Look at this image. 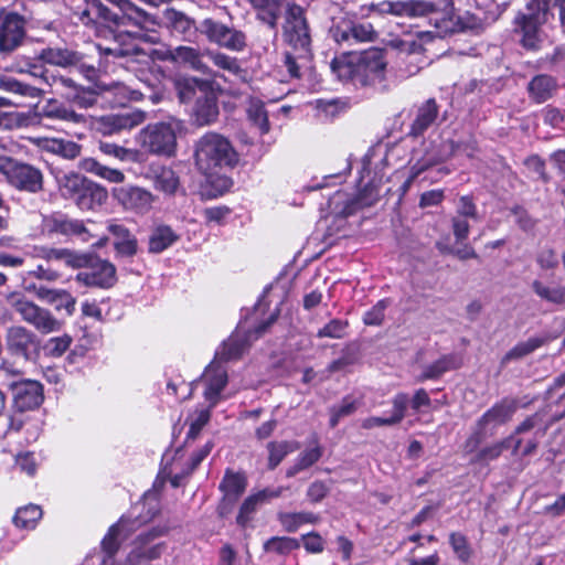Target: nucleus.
<instances>
[{
  "label": "nucleus",
  "instance_id": "nucleus-21",
  "mask_svg": "<svg viewBox=\"0 0 565 565\" xmlns=\"http://www.w3.org/2000/svg\"><path fill=\"white\" fill-rule=\"evenodd\" d=\"M174 87L179 99L182 103H188L193 99L198 93L201 95L209 93L212 84L206 79L193 76H179L174 79Z\"/></svg>",
  "mask_w": 565,
  "mask_h": 565
},
{
  "label": "nucleus",
  "instance_id": "nucleus-41",
  "mask_svg": "<svg viewBox=\"0 0 565 565\" xmlns=\"http://www.w3.org/2000/svg\"><path fill=\"white\" fill-rule=\"evenodd\" d=\"M322 456V448L318 445V441L315 440V446L310 449H307L305 450L303 452H301L295 465L291 466L286 475L287 477H294L296 476L298 472H300L301 470H305L309 467H311L313 463H316Z\"/></svg>",
  "mask_w": 565,
  "mask_h": 565
},
{
  "label": "nucleus",
  "instance_id": "nucleus-25",
  "mask_svg": "<svg viewBox=\"0 0 565 565\" xmlns=\"http://www.w3.org/2000/svg\"><path fill=\"white\" fill-rule=\"evenodd\" d=\"M108 232L115 237V248L121 256H134L137 253V239L122 224L109 222Z\"/></svg>",
  "mask_w": 565,
  "mask_h": 565
},
{
  "label": "nucleus",
  "instance_id": "nucleus-60",
  "mask_svg": "<svg viewBox=\"0 0 565 565\" xmlns=\"http://www.w3.org/2000/svg\"><path fill=\"white\" fill-rule=\"evenodd\" d=\"M124 38V35H118L116 43L113 46L105 49L106 54L115 55L118 57L139 54L140 50L134 42L122 44L120 43Z\"/></svg>",
  "mask_w": 565,
  "mask_h": 565
},
{
  "label": "nucleus",
  "instance_id": "nucleus-49",
  "mask_svg": "<svg viewBox=\"0 0 565 565\" xmlns=\"http://www.w3.org/2000/svg\"><path fill=\"white\" fill-rule=\"evenodd\" d=\"M247 115L262 134L268 132L269 122L264 105L260 102L252 100L247 108Z\"/></svg>",
  "mask_w": 565,
  "mask_h": 565
},
{
  "label": "nucleus",
  "instance_id": "nucleus-14",
  "mask_svg": "<svg viewBox=\"0 0 565 565\" xmlns=\"http://www.w3.org/2000/svg\"><path fill=\"white\" fill-rule=\"evenodd\" d=\"M202 380L205 384L204 397L210 407L216 405L220 394L227 383V373L218 361H213L204 371Z\"/></svg>",
  "mask_w": 565,
  "mask_h": 565
},
{
  "label": "nucleus",
  "instance_id": "nucleus-1",
  "mask_svg": "<svg viewBox=\"0 0 565 565\" xmlns=\"http://www.w3.org/2000/svg\"><path fill=\"white\" fill-rule=\"evenodd\" d=\"M369 12L392 14L403 18L427 17L434 31L423 32L422 36H446L458 29V21L454 13V6L448 0H440V3L424 0H383L372 2L366 7Z\"/></svg>",
  "mask_w": 565,
  "mask_h": 565
},
{
  "label": "nucleus",
  "instance_id": "nucleus-39",
  "mask_svg": "<svg viewBox=\"0 0 565 565\" xmlns=\"http://www.w3.org/2000/svg\"><path fill=\"white\" fill-rule=\"evenodd\" d=\"M44 117L52 119L68 120L74 122H79L83 120L82 115L76 114L74 110L67 109L56 100H50L42 108L41 114H38V118L42 119Z\"/></svg>",
  "mask_w": 565,
  "mask_h": 565
},
{
  "label": "nucleus",
  "instance_id": "nucleus-3",
  "mask_svg": "<svg viewBox=\"0 0 565 565\" xmlns=\"http://www.w3.org/2000/svg\"><path fill=\"white\" fill-rule=\"evenodd\" d=\"M195 162L203 173L211 174L217 169L233 167L237 153L224 136L207 132L195 145Z\"/></svg>",
  "mask_w": 565,
  "mask_h": 565
},
{
  "label": "nucleus",
  "instance_id": "nucleus-50",
  "mask_svg": "<svg viewBox=\"0 0 565 565\" xmlns=\"http://www.w3.org/2000/svg\"><path fill=\"white\" fill-rule=\"evenodd\" d=\"M228 26L212 19H204L200 24V31L207 36L211 42L220 44Z\"/></svg>",
  "mask_w": 565,
  "mask_h": 565
},
{
  "label": "nucleus",
  "instance_id": "nucleus-16",
  "mask_svg": "<svg viewBox=\"0 0 565 565\" xmlns=\"http://www.w3.org/2000/svg\"><path fill=\"white\" fill-rule=\"evenodd\" d=\"M408 397L405 393L396 394L392 399L393 412L390 417L370 416L361 420V427L366 430L376 427L398 425L405 417Z\"/></svg>",
  "mask_w": 565,
  "mask_h": 565
},
{
  "label": "nucleus",
  "instance_id": "nucleus-5",
  "mask_svg": "<svg viewBox=\"0 0 565 565\" xmlns=\"http://www.w3.org/2000/svg\"><path fill=\"white\" fill-rule=\"evenodd\" d=\"M58 188L65 198H75L82 210H92L102 205L108 198L107 190L76 172L60 173L56 175Z\"/></svg>",
  "mask_w": 565,
  "mask_h": 565
},
{
  "label": "nucleus",
  "instance_id": "nucleus-17",
  "mask_svg": "<svg viewBox=\"0 0 565 565\" xmlns=\"http://www.w3.org/2000/svg\"><path fill=\"white\" fill-rule=\"evenodd\" d=\"M142 111L136 110L128 114L110 115L103 117L99 121V130L104 135H111L120 130L132 129L145 121Z\"/></svg>",
  "mask_w": 565,
  "mask_h": 565
},
{
  "label": "nucleus",
  "instance_id": "nucleus-26",
  "mask_svg": "<svg viewBox=\"0 0 565 565\" xmlns=\"http://www.w3.org/2000/svg\"><path fill=\"white\" fill-rule=\"evenodd\" d=\"M158 535H160V532L156 531V530L150 531L147 534L140 535L138 537L140 546L134 548L130 552V554L128 556V562L131 565H138L142 561H152V559L158 558L160 556L161 552H162V545L161 544H157V545H153V546L148 547V548L145 547V545L147 543L152 541Z\"/></svg>",
  "mask_w": 565,
  "mask_h": 565
},
{
  "label": "nucleus",
  "instance_id": "nucleus-36",
  "mask_svg": "<svg viewBox=\"0 0 565 565\" xmlns=\"http://www.w3.org/2000/svg\"><path fill=\"white\" fill-rule=\"evenodd\" d=\"M178 235L171 227L160 225L156 227L149 238V252L161 253L177 242Z\"/></svg>",
  "mask_w": 565,
  "mask_h": 565
},
{
  "label": "nucleus",
  "instance_id": "nucleus-35",
  "mask_svg": "<svg viewBox=\"0 0 565 565\" xmlns=\"http://www.w3.org/2000/svg\"><path fill=\"white\" fill-rule=\"evenodd\" d=\"M459 365L460 362L455 355H445L434 363L427 365L417 381L424 382L426 380L438 379L445 372L457 369Z\"/></svg>",
  "mask_w": 565,
  "mask_h": 565
},
{
  "label": "nucleus",
  "instance_id": "nucleus-8",
  "mask_svg": "<svg viewBox=\"0 0 565 565\" xmlns=\"http://www.w3.org/2000/svg\"><path fill=\"white\" fill-rule=\"evenodd\" d=\"M138 141L150 153L171 156L177 147L175 128L168 122L148 125L140 130Z\"/></svg>",
  "mask_w": 565,
  "mask_h": 565
},
{
  "label": "nucleus",
  "instance_id": "nucleus-43",
  "mask_svg": "<svg viewBox=\"0 0 565 565\" xmlns=\"http://www.w3.org/2000/svg\"><path fill=\"white\" fill-rule=\"evenodd\" d=\"M10 302L15 311L28 322H35V303L31 297L24 294H13Z\"/></svg>",
  "mask_w": 565,
  "mask_h": 565
},
{
  "label": "nucleus",
  "instance_id": "nucleus-15",
  "mask_svg": "<svg viewBox=\"0 0 565 565\" xmlns=\"http://www.w3.org/2000/svg\"><path fill=\"white\" fill-rule=\"evenodd\" d=\"M332 38L338 43H360L372 41L375 31L371 23H344L331 29Z\"/></svg>",
  "mask_w": 565,
  "mask_h": 565
},
{
  "label": "nucleus",
  "instance_id": "nucleus-19",
  "mask_svg": "<svg viewBox=\"0 0 565 565\" xmlns=\"http://www.w3.org/2000/svg\"><path fill=\"white\" fill-rule=\"evenodd\" d=\"M217 100L211 88L209 93L196 98L193 108V118L199 126H205L214 122L217 119Z\"/></svg>",
  "mask_w": 565,
  "mask_h": 565
},
{
  "label": "nucleus",
  "instance_id": "nucleus-56",
  "mask_svg": "<svg viewBox=\"0 0 565 565\" xmlns=\"http://www.w3.org/2000/svg\"><path fill=\"white\" fill-rule=\"evenodd\" d=\"M543 344V341L539 338H531L524 342L516 344L513 349H511L504 356V361H509L512 359L523 358L535 349L540 348Z\"/></svg>",
  "mask_w": 565,
  "mask_h": 565
},
{
  "label": "nucleus",
  "instance_id": "nucleus-64",
  "mask_svg": "<svg viewBox=\"0 0 565 565\" xmlns=\"http://www.w3.org/2000/svg\"><path fill=\"white\" fill-rule=\"evenodd\" d=\"M387 308L386 300H380L369 311L365 312L363 321L367 326H380L384 319V312Z\"/></svg>",
  "mask_w": 565,
  "mask_h": 565
},
{
  "label": "nucleus",
  "instance_id": "nucleus-23",
  "mask_svg": "<svg viewBox=\"0 0 565 565\" xmlns=\"http://www.w3.org/2000/svg\"><path fill=\"white\" fill-rule=\"evenodd\" d=\"M171 61L186 65L194 71L209 73V67L203 62V53L193 46L180 45L169 51Z\"/></svg>",
  "mask_w": 565,
  "mask_h": 565
},
{
  "label": "nucleus",
  "instance_id": "nucleus-27",
  "mask_svg": "<svg viewBox=\"0 0 565 565\" xmlns=\"http://www.w3.org/2000/svg\"><path fill=\"white\" fill-rule=\"evenodd\" d=\"M14 407L19 412L32 411L35 407V382L20 381L11 385Z\"/></svg>",
  "mask_w": 565,
  "mask_h": 565
},
{
  "label": "nucleus",
  "instance_id": "nucleus-30",
  "mask_svg": "<svg viewBox=\"0 0 565 565\" xmlns=\"http://www.w3.org/2000/svg\"><path fill=\"white\" fill-rule=\"evenodd\" d=\"M6 173L10 183L18 189L35 191V171L33 168L25 164H10V169Z\"/></svg>",
  "mask_w": 565,
  "mask_h": 565
},
{
  "label": "nucleus",
  "instance_id": "nucleus-31",
  "mask_svg": "<svg viewBox=\"0 0 565 565\" xmlns=\"http://www.w3.org/2000/svg\"><path fill=\"white\" fill-rule=\"evenodd\" d=\"M79 168L111 183H122L125 181V174L122 171L106 167L94 158H85L81 160Z\"/></svg>",
  "mask_w": 565,
  "mask_h": 565
},
{
  "label": "nucleus",
  "instance_id": "nucleus-57",
  "mask_svg": "<svg viewBox=\"0 0 565 565\" xmlns=\"http://www.w3.org/2000/svg\"><path fill=\"white\" fill-rule=\"evenodd\" d=\"M449 543L460 561L468 562L470 559L471 548L465 535L454 532L449 535Z\"/></svg>",
  "mask_w": 565,
  "mask_h": 565
},
{
  "label": "nucleus",
  "instance_id": "nucleus-22",
  "mask_svg": "<svg viewBox=\"0 0 565 565\" xmlns=\"http://www.w3.org/2000/svg\"><path fill=\"white\" fill-rule=\"evenodd\" d=\"M282 493V488L278 489H264L257 493L248 495L241 505L239 513L236 518L237 523L245 526L253 513L256 511L258 504L264 503L268 499L278 498Z\"/></svg>",
  "mask_w": 565,
  "mask_h": 565
},
{
  "label": "nucleus",
  "instance_id": "nucleus-59",
  "mask_svg": "<svg viewBox=\"0 0 565 565\" xmlns=\"http://www.w3.org/2000/svg\"><path fill=\"white\" fill-rule=\"evenodd\" d=\"M218 45L232 51H241L246 45V36L243 32L228 28Z\"/></svg>",
  "mask_w": 565,
  "mask_h": 565
},
{
  "label": "nucleus",
  "instance_id": "nucleus-38",
  "mask_svg": "<svg viewBox=\"0 0 565 565\" xmlns=\"http://www.w3.org/2000/svg\"><path fill=\"white\" fill-rule=\"evenodd\" d=\"M556 89V83L548 75L535 76L529 84V90L536 102L541 103L548 99Z\"/></svg>",
  "mask_w": 565,
  "mask_h": 565
},
{
  "label": "nucleus",
  "instance_id": "nucleus-47",
  "mask_svg": "<svg viewBox=\"0 0 565 565\" xmlns=\"http://www.w3.org/2000/svg\"><path fill=\"white\" fill-rule=\"evenodd\" d=\"M166 18L171 28L178 33L186 35L194 30V22L183 12L169 10L166 13Z\"/></svg>",
  "mask_w": 565,
  "mask_h": 565
},
{
  "label": "nucleus",
  "instance_id": "nucleus-11",
  "mask_svg": "<svg viewBox=\"0 0 565 565\" xmlns=\"http://www.w3.org/2000/svg\"><path fill=\"white\" fill-rule=\"evenodd\" d=\"M387 62L380 49H370L359 53L358 78L366 84L384 78Z\"/></svg>",
  "mask_w": 565,
  "mask_h": 565
},
{
  "label": "nucleus",
  "instance_id": "nucleus-10",
  "mask_svg": "<svg viewBox=\"0 0 565 565\" xmlns=\"http://www.w3.org/2000/svg\"><path fill=\"white\" fill-rule=\"evenodd\" d=\"M76 281L87 287L110 288L115 285L116 267L104 259H93L85 270L76 275Z\"/></svg>",
  "mask_w": 565,
  "mask_h": 565
},
{
  "label": "nucleus",
  "instance_id": "nucleus-24",
  "mask_svg": "<svg viewBox=\"0 0 565 565\" xmlns=\"http://www.w3.org/2000/svg\"><path fill=\"white\" fill-rule=\"evenodd\" d=\"M8 345L14 354L21 355L26 360L31 359L35 350L33 334L22 327H13L10 329Z\"/></svg>",
  "mask_w": 565,
  "mask_h": 565
},
{
  "label": "nucleus",
  "instance_id": "nucleus-18",
  "mask_svg": "<svg viewBox=\"0 0 565 565\" xmlns=\"http://www.w3.org/2000/svg\"><path fill=\"white\" fill-rule=\"evenodd\" d=\"M38 300L53 306L57 312L64 310L66 316L73 315L76 305V299L67 291L42 286L38 287Z\"/></svg>",
  "mask_w": 565,
  "mask_h": 565
},
{
  "label": "nucleus",
  "instance_id": "nucleus-62",
  "mask_svg": "<svg viewBox=\"0 0 565 565\" xmlns=\"http://www.w3.org/2000/svg\"><path fill=\"white\" fill-rule=\"evenodd\" d=\"M210 420V409H199L191 416L188 438L194 439Z\"/></svg>",
  "mask_w": 565,
  "mask_h": 565
},
{
  "label": "nucleus",
  "instance_id": "nucleus-42",
  "mask_svg": "<svg viewBox=\"0 0 565 565\" xmlns=\"http://www.w3.org/2000/svg\"><path fill=\"white\" fill-rule=\"evenodd\" d=\"M278 519L288 532H295L305 523H317L319 516L311 512L279 513Z\"/></svg>",
  "mask_w": 565,
  "mask_h": 565
},
{
  "label": "nucleus",
  "instance_id": "nucleus-37",
  "mask_svg": "<svg viewBox=\"0 0 565 565\" xmlns=\"http://www.w3.org/2000/svg\"><path fill=\"white\" fill-rule=\"evenodd\" d=\"M135 529L128 526V521L120 519L119 522L113 525L104 540L102 541L103 550L108 554L113 555L118 548V536L122 534L124 539L127 537Z\"/></svg>",
  "mask_w": 565,
  "mask_h": 565
},
{
  "label": "nucleus",
  "instance_id": "nucleus-7",
  "mask_svg": "<svg viewBox=\"0 0 565 565\" xmlns=\"http://www.w3.org/2000/svg\"><path fill=\"white\" fill-rule=\"evenodd\" d=\"M518 408L513 399H502L489 408L477 422L476 434L467 441L466 448L472 451L486 435H492L497 427L508 423Z\"/></svg>",
  "mask_w": 565,
  "mask_h": 565
},
{
  "label": "nucleus",
  "instance_id": "nucleus-48",
  "mask_svg": "<svg viewBox=\"0 0 565 565\" xmlns=\"http://www.w3.org/2000/svg\"><path fill=\"white\" fill-rule=\"evenodd\" d=\"M513 437L510 436L500 441H495L491 445L483 447L477 455L479 461H491L501 456V454L511 447Z\"/></svg>",
  "mask_w": 565,
  "mask_h": 565
},
{
  "label": "nucleus",
  "instance_id": "nucleus-33",
  "mask_svg": "<svg viewBox=\"0 0 565 565\" xmlns=\"http://www.w3.org/2000/svg\"><path fill=\"white\" fill-rule=\"evenodd\" d=\"M153 185L166 194H174L180 185L175 172L167 167H158L152 170Z\"/></svg>",
  "mask_w": 565,
  "mask_h": 565
},
{
  "label": "nucleus",
  "instance_id": "nucleus-34",
  "mask_svg": "<svg viewBox=\"0 0 565 565\" xmlns=\"http://www.w3.org/2000/svg\"><path fill=\"white\" fill-rule=\"evenodd\" d=\"M532 290L542 300L553 305H565V286L562 285H545L541 280L532 282Z\"/></svg>",
  "mask_w": 565,
  "mask_h": 565
},
{
  "label": "nucleus",
  "instance_id": "nucleus-32",
  "mask_svg": "<svg viewBox=\"0 0 565 565\" xmlns=\"http://www.w3.org/2000/svg\"><path fill=\"white\" fill-rule=\"evenodd\" d=\"M358 53L343 54L332 60L331 70L340 79L358 78Z\"/></svg>",
  "mask_w": 565,
  "mask_h": 565
},
{
  "label": "nucleus",
  "instance_id": "nucleus-44",
  "mask_svg": "<svg viewBox=\"0 0 565 565\" xmlns=\"http://www.w3.org/2000/svg\"><path fill=\"white\" fill-rule=\"evenodd\" d=\"M206 55L218 68L234 76H243L244 71L242 70L238 61L235 57L228 56L221 52L213 51H206Z\"/></svg>",
  "mask_w": 565,
  "mask_h": 565
},
{
  "label": "nucleus",
  "instance_id": "nucleus-51",
  "mask_svg": "<svg viewBox=\"0 0 565 565\" xmlns=\"http://www.w3.org/2000/svg\"><path fill=\"white\" fill-rule=\"evenodd\" d=\"M72 338L67 334L54 337L42 344V350L47 356H61L71 345Z\"/></svg>",
  "mask_w": 565,
  "mask_h": 565
},
{
  "label": "nucleus",
  "instance_id": "nucleus-12",
  "mask_svg": "<svg viewBox=\"0 0 565 565\" xmlns=\"http://www.w3.org/2000/svg\"><path fill=\"white\" fill-rule=\"evenodd\" d=\"M246 487L247 479L243 472L233 470L225 471V475L218 487L223 493L222 503L220 505L221 515H224L231 511L234 503L245 492Z\"/></svg>",
  "mask_w": 565,
  "mask_h": 565
},
{
  "label": "nucleus",
  "instance_id": "nucleus-13",
  "mask_svg": "<svg viewBox=\"0 0 565 565\" xmlns=\"http://www.w3.org/2000/svg\"><path fill=\"white\" fill-rule=\"evenodd\" d=\"M24 38V20L17 13L0 17V52H11Z\"/></svg>",
  "mask_w": 565,
  "mask_h": 565
},
{
  "label": "nucleus",
  "instance_id": "nucleus-28",
  "mask_svg": "<svg viewBox=\"0 0 565 565\" xmlns=\"http://www.w3.org/2000/svg\"><path fill=\"white\" fill-rule=\"evenodd\" d=\"M438 106L434 98L427 99L417 110L411 128L413 136H420L437 118Z\"/></svg>",
  "mask_w": 565,
  "mask_h": 565
},
{
  "label": "nucleus",
  "instance_id": "nucleus-4",
  "mask_svg": "<svg viewBox=\"0 0 565 565\" xmlns=\"http://www.w3.org/2000/svg\"><path fill=\"white\" fill-rule=\"evenodd\" d=\"M525 9L515 18V32L521 45L530 51L541 49L544 34L541 26L547 21L551 0H525Z\"/></svg>",
  "mask_w": 565,
  "mask_h": 565
},
{
  "label": "nucleus",
  "instance_id": "nucleus-29",
  "mask_svg": "<svg viewBox=\"0 0 565 565\" xmlns=\"http://www.w3.org/2000/svg\"><path fill=\"white\" fill-rule=\"evenodd\" d=\"M38 148L74 159L79 154V146L73 141L38 136Z\"/></svg>",
  "mask_w": 565,
  "mask_h": 565
},
{
  "label": "nucleus",
  "instance_id": "nucleus-54",
  "mask_svg": "<svg viewBox=\"0 0 565 565\" xmlns=\"http://www.w3.org/2000/svg\"><path fill=\"white\" fill-rule=\"evenodd\" d=\"M358 408V402L351 397H345L340 405L330 409V426L334 428L342 417L353 414Z\"/></svg>",
  "mask_w": 565,
  "mask_h": 565
},
{
  "label": "nucleus",
  "instance_id": "nucleus-55",
  "mask_svg": "<svg viewBox=\"0 0 565 565\" xmlns=\"http://www.w3.org/2000/svg\"><path fill=\"white\" fill-rule=\"evenodd\" d=\"M17 527L33 530L35 527V504H28L17 510L13 518Z\"/></svg>",
  "mask_w": 565,
  "mask_h": 565
},
{
  "label": "nucleus",
  "instance_id": "nucleus-53",
  "mask_svg": "<svg viewBox=\"0 0 565 565\" xmlns=\"http://www.w3.org/2000/svg\"><path fill=\"white\" fill-rule=\"evenodd\" d=\"M299 547V543L292 537H271L265 542L264 548L267 552H275L278 554H286Z\"/></svg>",
  "mask_w": 565,
  "mask_h": 565
},
{
  "label": "nucleus",
  "instance_id": "nucleus-6",
  "mask_svg": "<svg viewBox=\"0 0 565 565\" xmlns=\"http://www.w3.org/2000/svg\"><path fill=\"white\" fill-rule=\"evenodd\" d=\"M282 39L298 57L309 55L311 34L302 7L295 3L288 6L282 24Z\"/></svg>",
  "mask_w": 565,
  "mask_h": 565
},
{
  "label": "nucleus",
  "instance_id": "nucleus-46",
  "mask_svg": "<svg viewBox=\"0 0 565 565\" xmlns=\"http://www.w3.org/2000/svg\"><path fill=\"white\" fill-rule=\"evenodd\" d=\"M245 349V342L238 339V335L231 337L223 343L220 351L216 352V359L214 361H227L234 360L242 355Z\"/></svg>",
  "mask_w": 565,
  "mask_h": 565
},
{
  "label": "nucleus",
  "instance_id": "nucleus-40",
  "mask_svg": "<svg viewBox=\"0 0 565 565\" xmlns=\"http://www.w3.org/2000/svg\"><path fill=\"white\" fill-rule=\"evenodd\" d=\"M299 448V444L296 441H270L267 445L268 450V466L270 469L276 468L282 459L289 454Z\"/></svg>",
  "mask_w": 565,
  "mask_h": 565
},
{
  "label": "nucleus",
  "instance_id": "nucleus-52",
  "mask_svg": "<svg viewBox=\"0 0 565 565\" xmlns=\"http://www.w3.org/2000/svg\"><path fill=\"white\" fill-rule=\"evenodd\" d=\"M99 150L106 154L114 157L120 161H136L137 152L131 149L120 147L111 142H99Z\"/></svg>",
  "mask_w": 565,
  "mask_h": 565
},
{
  "label": "nucleus",
  "instance_id": "nucleus-58",
  "mask_svg": "<svg viewBox=\"0 0 565 565\" xmlns=\"http://www.w3.org/2000/svg\"><path fill=\"white\" fill-rule=\"evenodd\" d=\"M62 328V322L43 308L38 307V330L50 333Z\"/></svg>",
  "mask_w": 565,
  "mask_h": 565
},
{
  "label": "nucleus",
  "instance_id": "nucleus-9",
  "mask_svg": "<svg viewBox=\"0 0 565 565\" xmlns=\"http://www.w3.org/2000/svg\"><path fill=\"white\" fill-rule=\"evenodd\" d=\"M111 194L124 210L142 215L152 209L156 201L150 191L135 185L114 188Z\"/></svg>",
  "mask_w": 565,
  "mask_h": 565
},
{
  "label": "nucleus",
  "instance_id": "nucleus-20",
  "mask_svg": "<svg viewBox=\"0 0 565 565\" xmlns=\"http://www.w3.org/2000/svg\"><path fill=\"white\" fill-rule=\"evenodd\" d=\"M43 231L77 236L82 242H88L94 237L85 224L78 220H45Z\"/></svg>",
  "mask_w": 565,
  "mask_h": 565
},
{
  "label": "nucleus",
  "instance_id": "nucleus-45",
  "mask_svg": "<svg viewBox=\"0 0 565 565\" xmlns=\"http://www.w3.org/2000/svg\"><path fill=\"white\" fill-rule=\"evenodd\" d=\"M41 58L46 63L58 66L73 65L78 61L75 53L61 49H47L42 52Z\"/></svg>",
  "mask_w": 565,
  "mask_h": 565
},
{
  "label": "nucleus",
  "instance_id": "nucleus-2",
  "mask_svg": "<svg viewBox=\"0 0 565 565\" xmlns=\"http://www.w3.org/2000/svg\"><path fill=\"white\" fill-rule=\"evenodd\" d=\"M115 4L120 14L113 12L99 0H93L88 3V8L79 14V20L84 24H89L95 18L102 19L104 22L114 25L131 24L139 29L148 30L156 24L152 15L137 7L130 0H107Z\"/></svg>",
  "mask_w": 565,
  "mask_h": 565
},
{
  "label": "nucleus",
  "instance_id": "nucleus-63",
  "mask_svg": "<svg viewBox=\"0 0 565 565\" xmlns=\"http://www.w3.org/2000/svg\"><path fill=\"white\" fill-rule=\"evenodd\" d=\"M347 322L342 320H331L328 324H326L323 328H321L317 335L319 338H331V339H339L344 335V331L347 328Z\"/></svg>",
  "mask_w": 565,
  "mask_h": 565
},
{
  "label": "nucleus",
  "instance_id": "nucleus-61",
  "mask_svg": "<svg viewBox=\"0 0 565 565\" xmlns=\"http://www.w3.org/2000/svg\"><path fill=\"white\" fill-rule=\"evenodd\" d=\"M92 260V257L84 253H76L72 252L70 249L64 248L63 253V262L62 264H65L68 267L72 268H84V270L87 268Z\"/></svg>",
  "mask_w": 565,
  "mask_h": 565
}]
</instances>
